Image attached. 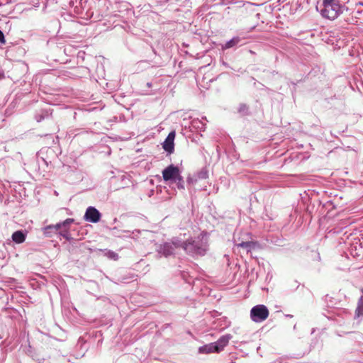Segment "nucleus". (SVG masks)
I'll use <instances>...</instances> for the list:
<instances>
[{"label":"nucleus","mask_w":363,"mask_h":363,"mask_svg":"<svg viewBox=\"0 0 363 363\" xmlns=\"http://www.w3.org/2000/svg\"><path fill=\"white\" fill-rule=\"evenodd\" d=\"M175 138V132H170L167 137L166 138L164 142L163 143L162 147L163 149L169 153H172L174 150V140Z\"/></svg>","instance_id":"6"},{"label":"nucleus","mask_w":363,"mask_h":363,"mask_svg":"<svg viewBox=\"0 0 363 363\" xmlns=\"http://www.w3.org/2000/svg\"><path fill=\"white\" fill-rule=\"evenodd\" d=\"M0 43L1 44H5V43H6L4 35L1 30H0Z\"/></svg>","instance_id":"17"},{"label":"nucleus","mask_w":363,"mask_h":363,"mask_svg":"<svg viewBox=\"0 0 363 363\" xmlns=\"http://www.w3.org/2000/svg\"><path fill=\"white\" fill-rule=\"evenodd\" d=\"M357 5H363V4L362 3H358Z\"/></svg>","instance_id":"20"},{"label":"nucleus","mask_w":363,"mask_h":363,"mask_svg":"<svg viewBox=\"0 0 363 363\" xmlns=\"http://www.w3.org/2000/svg\"><path fill=\"white\" fill-rule=\"evenodd\" d=\"M240 42L239 38H233L230 40L228 41L225 45L223 46L224 49H228L230 48L235 45H236Z\"/></svg>","instance_id":"13"},{"label":"nucleus","mask_w":363,"mask_h":363,"mask_svg":"<svg viewBox=\"0 0 363 363\" xmlns=\"http://www.w3.org/2000/svg\"><path fill=\"white\" fill-rule=\"evenodd\" d=\"M174 182L177 183L179 189H183L184 188L183 179L182 181L177 180V182Z\"/></svg>","instance_id":"15"},{"label":"nucleus","mask_w":363,"mask_h":363,"mask_svg":"<svg viewBox=\"0 0 363 363\" xmlns=\"http://www.w3.org/2000/svg\"><path fill=\"white\" fill-rule=\"evenodd\" d=\"M252 240V235L245 231L244 229H240L238 232L234 234V241L235 242H242V241H250Z\"/></svg>","instance_id":"9"},{"label":"nucleus","mask_w":363,"mask_h":363,"mask_svg":"<svg viewBox=\"0 0 363 363\" xmlns=\"http://www.w3.org/2000/svg\"><path fill=\"white\" fill-rule=\"evenodd\" d=\"M237 245L240 247L245 249L246 251L248 252L258 247L259 244L257 242L254 241L252 239L250 241H242V242L238 243Z\"/></svg>","instance_id":"10"},{"label":"nucleus","mask_w":363,"mask_h":363,"mask_svg":"<svg viewBox=\"0 0 363 363\" xmlns=\"http://www.w3.org/2000/svg\"><path fill=\"white\" fill-rule=\"evenodd\" d=\"M105 255L107 257L113 260H117L118 259V255L113 251H108Z\"/></svg>","instance_id":"14"},{"label":"nucleus","mask_w":363,"mask_h":363,"mask_svg":"<svg viewBox=\"0 0 363 363\" xmlns=\"http://www.w3.org/2000/svg\"><path fill=\"white\" fill-rule=\"evenodd\" d=\"M200 240H187L184 242L181 247L189 253H199L201 254L203 251V246L206 244V235L201 234Z\"/></svg>","instance_id":"2"},{"label":"nucleus","mask_w":363,"mask_h":363,"mask_svg":"<svg viewBox=\"0 0 363 363\" xmlns=\"http://www.w3.org/2000/svg\"><path fill=\"white\" fill-rule=\"evenodd\" d=\"M348 12V11H346ZM359 14H361V11L359 10H353L350 11L348 13H346L345 15V21L348 24L355 25L357 23L359 19Z\"/></svg>","instance_id":"7"},{"label":"nucleus","mask_w":363,"mask_h":363,"mask_svg":"<svg viewBox=\"0 0 363 363\" xmlns=\"http://www.w3.org/2000/svg\"><path fill=\"white\" fill-rule=\"evenodd\" d=\"M55 227L60 228V227H61V224H57V225H55Z\"/></svg>","instance_id":"19"},{"label":"nucleus","mask_w":363,"mask_h":363,"mask_svg":"<svg viewBox=\"0 0 363 363\" xmlns=\"http://www.w3.org/2000/svg\"><path fill=\"white\" fill-rule=\"evenodd\" d=\"M216 345L213 343H211V344H208V345H206L203 347H201L199 348V352L200 353H205V354H209V353H213V352H216Z\"/></svg>","instance_id":"12"},{"label":"nucleus","mask_w":363,"mask_h":363,"mask_svg":"<svg viewBox=\"0 0 363 363\" xmlns=\"http://www.w3.org/2000/svg\"><path fill=\"white\" fill-rule=\"evenodd\" d=\"M72 233L71 232H69L68 235H67V234L64 235V236L66 237V238L67 240L74 239V238L72 237Z\"/></svg>","instance_id":"18"},{"label":"nucleus","mask_w":363,"mask_h":363,"mask_svg":"<svg viewBox=\"0 0 363 363\" xmlns=\"http://www.w3.org/2000/svg\"><path fill=\"white\" fill-rule=\"evenodd\" d=\"M26 233H23L21 230H17L12 235V240L16 243H22L24 242L26 239Z\"/></svg>","instance_id":"11"},{"label":"nucleus","mask_w":363,"mask_h":363,"mask_svg":"<svg viewBox=\"0 0 363 363\" xmlns=\"http://www.w3.org/2000/svg\"><path fill=\"white\" fill-rule=\"evenodd\" d=\"M269 315V311L264 305H257L250 311V318L252 321L258 323L265 320Z\"/></svg>","instance_id":"3"},{"label":"nucleus","mask_w":363,"mask_h":363,"mask_svg":"<svg viewBox=\"0 0 363 363\" xmlns=\"http://www.w3.org/2000/svg\"><path fill=\"white\" fill-rule=\"evenodd\" d=\"M323 9L320 11L322 16L333 21L342 11H350L347 7L342 6L337 0H323Z\"/></svg>","instance_id":"1"},{"label":"nucleus","mask_w":363,"mask_h":363,"mask_svg":"<svg viewBox=\"0 0 363 363\" xmlns=\"http://www.w3.org/2000/svg\"><path fill=\"white\" fill-rule=\"evenodd\" d=\"M101 216L100 212L96 208L90 206L87 208L84 217L87 221L96 223L100 220Z\"/></svg>","instance_id":"5"},{"label":"nucleus","mask_w":363,"mask_h":363,"mask_svg":"<svg viewBox=\"0 0 363 363\" xmlns=\"http://www.w3.org/2000/svg\"><path fill=\"white\" fill-rule=\"evenodd\" d=\"M162 177L164 181L174 180L177 182V180H182L179 169L173 164H170L162 171Z\"/></svg>","instance_id":"4"},{"label":"nucleus","mask_w":363,"mask_h":363,"mask_svg":"<svg viewBox=\"0 0 363 363\" xmlns=\"http://www.w3.org/2000/svg\"><path fill=\"white\" fill-rule=\"evenodd\" d=\"M232 336L229 334L221 336L217 342H214L216 352H220L228 344Z\"/></svg>","instance_id":"8"},{"label":"nucleus","mask_w":363,"mask_h":363,"mask_svg":"<svg viewBox=\"0 0 363 363\" xmlns=\"http://www.w3.org/2000/svg\"><path fill=\"white\" fill-rule=\"evenodd\" d=\"M74 223V219H72V218H67V220H65L63 222L62 225H63L64 226H65V225H70V224H72V223Z\"/></svg>","instance_id":"16"}]
</instances>
